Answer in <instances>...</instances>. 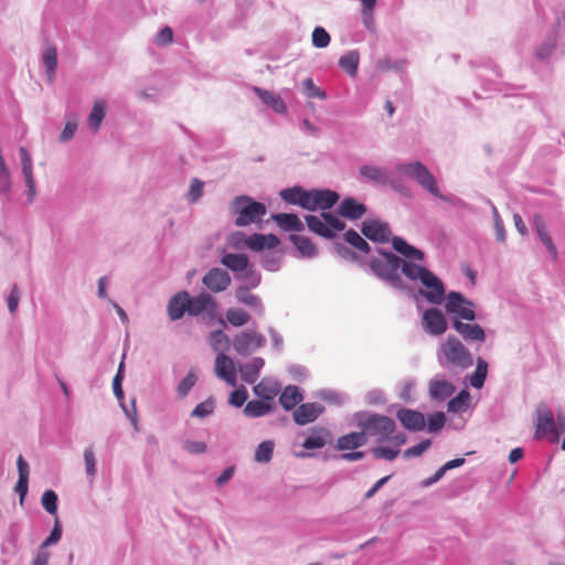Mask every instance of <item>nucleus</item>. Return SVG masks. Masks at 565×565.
Masks as SVG:
<instances>
[{
	"instance_id": "nucleus-1",
	"label": "nucleus",
	"mask_w": 565,
	"mask_h": 565,
	"mask_svg": "<svg viewBox=\"0 0 565 565\" xmlns=\"http://www.w3.org/2000/svg\"><path fill=\"white\" fill-rule=\"evenodd\" d=\"M392 246L403 257L377 248L379 255L369 262L371 271L393 289L413 298L422 296L433 305L443 303L446 287L439 277L424 266V252L398 236L392 238Z\"/></svg>"
},
{
	"instance_id": "nucleus-2",
	"label": "nucleus",
	"mask_w": 565,
	"mask_h": 565,
	"mask_svg": "<svg viewBox=\"0 0 565 565\" xmlns=\"http://www.w3.org/2000/svg\"><path fill=\"white\" fill-rule=\"evenodd\" d=\"M439 365L448 370H466L473 364L470 351L455 335L449 334L437 350Z\"/></svg>"
},
{
	"instance_id": "nucleus-3",
	"label": "nucleus",
	"mask_w": 565,
	"mask_h": 565,
	"mask_svg": "<svg viewBox=\"0 0 565 565\" xmlns=\"http://www.w3.org/2000/svg\"><path fill=\"white\" fill-rule=\"evenodd\" d=\"M230 209L236 215L235 225L239 227L260 222L267 213V207L264 203L257 202L248 195L234 198Z\"/></svg>"
},
{
	"instance_id": "nucleus-4",
	"label": "nucleus",
	"mask_w": 565,
	"mask_h": 565,
	"mask_svg": "<svg viewBox=\"0 0 565 565\" xmlns=\"http://www.w3.org/2000/svg\"><path fill=\"white\" fill-rule=\"evenodd\" d=\"M189 316L205 326H212L215 321L225 326V320L218 316L217 300L209 292H201L194 297L189 294Z\"/></svg>"
},
{
	"instance_id": "nucleus-5",
	"label": "nucleus",
	"mask_w": 565,
	"mask_h": 565,
	"mask_svg": "<svg viewBox=\"0 0 565 565\" xmlns=\"http://www.w3.org/2000/svg\"><path fill=\"white\" fill-rule=\"evenodd\" d=\"M565 429V417L558 416L556 422L548 405L541 403L536 408L535 434L536 439L547 438L550 441H558Z\"/></svg>"
},
{
	"instance_id": "nucleus-6",
	"label": "nucleus",
	"mask_w": 565,
	"mask_h": 565,
	"mask_svg": "<svg viewBox=\"0 0 565 565\" xmlns=\"http://www.w3.org/2000/svg\"><path fill=\"white\" fill-rule=\"evenodd\" d=\"M355 418L358 426L362 428V433H365V436L376 438L377 441L388 440L396 427L395 422L385 415L358 413Z\"/></svg>"
},
{
	"instance_id": "nucleus-7",
	"label": "nucleus",
	"mask_w": 565,
	"mask_h": 565,
	"mask_svg": "<svg viewBox=\"0 0 565 565\" xmlns=\"http://www.w3.org/2000/svg\"><path fill=\"white\" fill-rule=\"evenodd\" d=\"M397 173L404 174L415 180L423 189L431 195H438V185L436 178L420 161L402 162L395 166Z\"/></svg>"
},
{
	"instance_id": "nucleus-8",
	"label": "nucleus",
	"mask_w": 565,
	"mask_h": 565,
	"mask_svg": "<svg viewBox=\"0 0 565 565\" xmlns=\"http://www.w3.org/2000/svg\"><path fill=\"white\" fill-rule=\"evenodd\" d=\"M553 14L554 23L552 32L535 51V57L540 61H547L558 50L556 33L558 29L565 26V3H562L559 8L554 10Z\"/></svg>"
},
{
	"instance_id": "nucleus-9",
	"label": "nucleus",
	"mask_w": 565,
	"mask_h": 565,
	"mask_svg": "<svg viewBox=\"0 0 565 565\" xmlns=\"http://www.w3.org/2000/svg\"><path fill=\"white\" fill-rule=\"evenodd\" d=\"M266 345V338L255 330H244L232 339V347L242 356L249 355Z\"/></svg>"
},
{
	"instance_id": "nucleus-10",
	"label": "nucleus",
	"mask_w": 565,
	"mask_h": 565,
	"mask_svg": "<svg viewBox=\"0 0 565 565\" xmlns=\"http://www.w3.org/2000/svg\"><path fill=\"white\" fill-rule=\"evenodd\" d=\"M472 308L473 302L458 291H450L446 297V312L454 315V317H457L459 320H476L477 316Z\"/></svg>"
},
{
	"instance_id": "nucleus-11",
	"label": "nucleus",
	"mask_w": 565,
	"mask_h": 565,
	"mask_svg": "<svg viewBox=\"0 0 565 565\" xmlns=\"http://www.w3.org/2000/svg\"><path fill=\"white\" fill-rule=\"evenodd\" d=\"M19 157L21 162L22 175L24 179V184L26 186V201L28 204H32L36 198V183L33 175V162L32 158L24 147H20Z\"/></svg>"
},
{
	"instance_id": "nucleus-12",
	"label": "nucleus",
	"mask_w": 565,
	"mask_h": 565,
	"mask_svg": "<svg viewBox=\"0 0 565 565\" xmlns=\"http://www.w3.org/2000/svg\"><path fill=\"white\" fill-rule=\"evenodd\" d=\"M232 282L230 274L222 268H211L202 278V284L212 292L226 290Z\"/></svg>"
},
{
	"instance_id": "nucleus-13",
	"label": "nucleus",
	"mask_w": 565,
	"mask_h": 565,
	"mask_svg": "<svg viewBox=\"0 0 565 565\" xmlns=\"http://www.w3.org/2000/svg\"><path fill=\"white\" fill-rule=\"evenodd\" d=\"M424 330L431 335H440L447 330V320L438 308L427 309L422 318Z\"/></svg>"
},
{
	"instance_id": "nucleus-14",
	"label": "nucleus",
	"mask_w": 565,
	"mask_h": 565,
	"mask_svg": "<svg viewBox=\"0 0 565 565\" xmlns=\"http://www.w3.org/2000/svg\"><path fill=\"white\" fill-rule=\"evenodd\" d=\"M340 196L339 194L329 189H313L310 190L309 194V206L308 211L320 210H329L331 209L338 201Z\"/></svg>"
},
{
	"instance_id": "nucleus-15",
	"label": "nucleus",
	"mask_w": 565,
	"mask_h": 565,
	"mask_svg": "<svg viewBox=\"0 0 565 565\" xmlns=\"http://www.w3.org/2000/svg\"><path fill=\"white\" fill-rule=\"evenodd\" d=\"M456 391L452 382L445 379L444 375H435L428 383V395L431 401L444 402Z\"/></svg>"
},
{
	"instance_id": "nucleus-16",
	"label": "nucleus",
	"mask_w": 565,
	"mask_h": 565,
	"mask_svg": "<svg viewBox=\"0 0 565 565\" xmlns=\"http://www.w3.org/2000/svg\"><path fill=\"white\" fill-rule=\"evenodd\" d=\"M451 326L468 343H483L486 341V332L483 328L477 323H466L457 319V317H452Z\"/></svg>"
},
{
	"instance_id": "nucleus-17",
	"label": "nucleus",
	"mask_w": 565,
	"mask_h": 565,
	"mask_svg": "<svg viewBox=\"0 0 565 565\" xmlns=\"http://www.w3.org/2000/svg\"><path fill=\"white\" fill-rule=\"evenodd\" d=\"M215 374L228 385L235 386L237 382L235 363L232 358L221 352L215 359Z\"/></svg>"
},
{
	"instance_id": "nucleus-18",
	"label": "nucleus",
	"mask_w": 565,
	"mask_h": 565,
	"mask_svg": "<svg viewBox=\"0 0 565 565\" xmlns=\"http://www.w3.org/2000/svg\"><path fill=\"white\" fill-rule=\"evenodd\" d=\"M324 412L323 405L319 403L300 404L292 413L297 425L305 426L313 423Z\"/></svg>"
},
{
	"instance_id": "nucleus-19",
	"label": "nucleus",
	"mask_w": 565,
	"mask_h": 565,
	"mask_svg": "<svg viewBox=\"0 0 565 565\" xmlns=\"http://www.w3.org/2000/svg\"><path fill=\"white\" fill-rule=\"evenodd\" d=\"M167 312L171 321H178L185 313L189 315V292L181 290L173 295L168 301Z\"/></svg>"
},
{
	"instance_id": "nucleus-20",
	"label": "nucleus",
	"mask_w": 565,
	"mask_h": 565,
	"mask_svg": "<svg viewBox=\"0 0 565 565\" xmlns=\"http://www.w3.org/2000/svg\"><path fill=\"white\" fill-rule=\"evenodd\" d=\"M362 234L369 239L377 243L390 241L391 230L386 223L380 221H365L362 223Z\"/></svg>"
},
{
	"instance_id": "nucleus-21",
	"label": "nucleus",
	"mask_w": 565,
	"mask_h": 565,
	"mask_svg": "<svg viewBox=\"0 0 565 565\" xmlns=\"http://www.w3.org/2000/svg\"><path fill=\"white\" fill-rule=\"evenodd\" d=\"M397 418L407 430L420 431L426 426L424 415L420 412L414 409H399L397 412Z\"/></svg>"
},
{
	"instance_id": "nucleus-22",
	"label": "nucleus",
	"mask_w": 565,
	"mask_h": 565,
	"mask_svg": "<svg viewBox=\"0 0 565 565\" xmlns=\"http://www.w3.org/2000/svg\"><path fill=\"white\" fill-rule=\"evenodd\" d=\"M309 194H310V190L308 191L300 185H295L292 188H286L279 192L280 198L285 202H287L289 204H294V205H299L300 207H302L305 210H308V207H310L309 206Z\"/></svg>"
},
{
	"instance_id": "nucleus-23",
	"label": "nucleus",
	"mask_w": 565,
	"mask_h": 565,
	"mask_svg": "<svg viewBox=\"0 0 565 565\" xmlns=\"http://www.w3.org/2000/svg\"><path fill=\"white\" fill-rule=\"evenodd\" d=\"M332 443V434L324 427H315L302 443L305 449H320Z\"/></svg>"
},
{
	"instance_id": "nucleus-24",
	"label": "nucleus",
	"mask_w": 565,
	"mask_h": 565,
	"mask_svg": "<svg viewBox=\"0 0 565 565\" xmlns=\"http://www.w3.org/2000/svg\"><path fill=\"white\" fill-rule=\"evenodd\" d=\"M279 238L274 234H252L247 236V241H245L246 247L256 252L274 249L279 245Z\"/></svg>"
},
{
	"instance_id": "nucleus-25",
	"label": "nucleus",
	"mask_w": 565,
	"mask_h": 565,
	"mask_svg": "<svg viewBox=\"0 0 565 565\" xmlns=\"http://www.w3.org/2000/svg\"><path fill=\"white\" fill-rule=\"evenodd\" d=\"M264 365L265 360L260 356H255L249 362L241 364L238 366L241 379L247 384H254L258 380Z\"/></svg>"
},
{
	"instance_id": "nucleus-26",
	"label": "nucleus",
	"mask_w": 565,
	"mask_h": 565,
	"mask_svg": "<svg viewBox=\"0 0 565 565\" xmlns=\"http://www.w3.org/2000/svg\"><path fill=\"white\" fill-rule=\"evenodd\" d=\"M366 212V206L358 202L354 198H345L338 206V213L348 220H359Z\"/></svg>"
},
{
	"instance_id": "nucleus-27",
	"label": "nucleus",
	"mask_w": 565,
	"mask_h": 565,
	"mask_svg": "<svg viewBox=\"0 0 565 565\" xmlns=\"http://www.w3.org/2000/svg\"><path fill=\"white\" fill-rule=\"evenodd\" d=\"M253 92L257 95V97L268 107H270L275 113L277 114H286L287 113V106L284 102V99L267 89L260 88L258 86L253 87Z\"/></svg>"
},
{
	"instance_id": "nucleus-28",
	"label": "nucleus",
	"mask_w": 565,
	"mask_h": 565,
	"mask_svg": "<svg viewBox=\"0 0 565 565\" xmlns=\"http://www.w3.org/2000/svg\"><path fill=\"white\" fill-rule=\"evenodd\" d=\"M235 297L239 303L249 307L259 317L264 316L265 307L262 299L257 295L250 294L246 287H238L235 291Z\"/></svg>"
},
{
	"instance_id": "nucleus-29",
	"label": "nucleus",
	"mask_w": 565,
	"mask_h": 565,
	"mask_svg": "<svg viewBox=\"0 0 565 565\" xmlns=\"http://www.w3.org/2000/svg\"><path fill=\"white\" fill-rule=\"evenodd\" d=\"M303 399L301 390L295 385H288L279 396V403L286 411L294 409Z\"/></svg>"
},
{
	"instance_id": "nucleus-30",
	"label": "nucleus",
	"mask_w": 565,
	"mask_h": 565,
	"mask_svg": "<svg viewBox=\"0 0 565 565\" xmlns=\"http://www.w3.org/2000/svg\"><path fill=\"white\" fill-rule=\"evenodd\" d=\"M279 383L267 377L263 379L253 387L254 394L264 401L274 399L275 396L279 393Z\"/></svg>"
},
{
	"instance_id": "nucleus-31",
	"label": "nucleus",
	"mask_w": 565,
	"mask_h": 565,
	"mask_svg": "<svg viewBox=\"0 0 565 565\" xmlns=\"http://www.w3.org/2000/svg\"><path fill=\"white\" fill-rule=\"evenodd\" d=\"M221 264L234 271L236 276L237 274H241L247 269L249 265V258L245 254L228 253L223 255L221 258Z\"/></svg>"
},
{
	"instance_id": "nucleus-32",
	"label": "nucleus",
	"mask_w": 565,
	"mask_h": 565,
	"mask_svg": "<svg viewBox=\"0 0 565 565\" xmlns=\"http://www.w3.org/2000/svg\"><path fill=\"white\" fill-rule=\"evenodd\" d=\"M366 443L365 433L352 431L341 436L337 440V448L339 450H354Z\"/></svg>"
},
{
	"instance_id": "nucleus-33",
	"label": "nucleus",
	"mask_w": 565,
	"mask_h": 565,
	"mask_svg": "<svg viewBox=\"0 0 565 565\" xmlns=\"http://www.w3.org/2000/svg\"><path fill=\"white\" fill-rule=\"evenodd\" d=\"M42 64L45 68V75L50 83H52L56 75L57 67V50L53 45H49L42 53Z\"/></svg>"
},
{
	"instance_id": "nucleus-34",
	"label": "nucleus",
	"mask_w": 565,
	"mask_h": 565,
	"mask_svg": "<svg viewBox=\"0 0 565 565\" xmlns=\"http://www.w3.org/2000/svg\"><path fill=\"white\" fill-rule=\"evenodd\" d=\"M273 220L285 231L301 232L305 228L303 223L296 214L278 213L273 215Z\"/></svg>"
},
{
	"instance_id": "nucleus-35",
	"label": "nucleus",
	"mask_w": 565,
	"mask_h": 565,
	"mask_svg": "<svg viewBox=\"0 0 565 565\" xmlns=\"http://www.w3.org/2000/svg\"><path fill=\"white\" fill-rule=\"evenodd\" d=\"M360 174L367 181H371L375 184H386L388 182V175L385 169L373 166V164H364L360 167Z\"/></svg>"
},
{
	"instance_id": "nucleus-36",
	"label": "nucleus",
	"mask_w": 565,
	"mask_h": 565,
	"mask_svg": "<svg viewBox=\"0 0 565 565\" xmlns=\"http://www.w3.org/2000/svg\"><path fill=\"white\" fill-rule=\"evenodd\" d=\"M107 109V103L104 99H97L94 102L93 108L87 119L88 128L92 131H97L105 118Z\"/></svg>"
},
{
	"instance_id": "nucleus-37",
	"label": "nucleus",
	"mask_w": 565,
	"mask_h": 565,
	"mask_svg": "<svg viewBox=\"0 0 565 565\" xmlns=\"http://www.w3.org/2000/svg\"><path fill=\"white\" fill-rule=\"evenodd\" d=\"M290 241L294 243L301 257L313 258L318 255V248L310 238L292 234L290 235Z\"/></svg>"
},
{
	"instance_id": "nucleus-38",
	"label": "nucleus",
	"mask_w": 565,
	"mask_h": 565,
	"mask_svg": "<svg viewBox=\"0 0 565 565\" xmlns=\"http://www.w3.org/2000/svg\"><path fill=\"white\" fill-rule=\"evenodd\" d=\"M306 223L310 231L324 238H333L335 233L331 231L330 226L324 224L323 218L316 215L306 216Z\"/></svg>"
},
{
	"instance_id": "nucleus-39",
	"label": "nucleus",
	"mask_w": 565,
	"mask_h": 565,
	"mask_svg": "<svg viewBox=\"0 0 565 565\" xmlns=\"http://www.w3.org/2000/svg\"><path fill=\"white\" fill-rule=\"evenodd\" d=\"M262 266L268 271H278L282 263V254L278 250L267 249L260 255Z\"/></svg>"
},
{
	"instance_id": "nucleus-40",
	"label": "nucleus",
	"mask_w": 565,
	"mask_h": 565,
	"mask_svg": "<svg viewBox=\"0 0 565 565\" xmlns=\"http://www.w3.org/2000/svg\"><path fill=\"white\" fill-rule=\"evenodd\" d=\"M534 225H535L536 233H537L540 239L542 241V243L544 244V246L546 247L551 258L553 260H555L558 255L557 249L552 241V237L550 236V234L547 233V231L545 228L544 222L540 217H536L534 221Z\"/></svg>"
},
{
	"instance_id": "nucleus-41",
	"label": "nucleus",
	"mask_w": 565,
	"mask_h": 565,
	"mask_svg": "<svg viewBox=\"0 0 565 565\" xmlns=\"http://www.w3.org/2000/svg\"><path fill=\"white\" fill-rule=\"evenodd\" d=\"M209 344L215 352L227 351L232 345V340L230 337L222 330H214L209 335Z\"/></svg>"
},
{
	"instance_id": "nucleus-42",
	"label": "nucleus",
	"mask_w": 565,
	"mask_h": 565,
	"mask_svg": "<svg viewBox=\"0 0 565 565\" xmlns=\"http://www.w3.org/2000/svg\"><path fill=\"white\" fill-rule=\"evenodd\" d=\"M271 411V406L263 401H249L244 409L243 413L248 418H258L263 417L267 414H269Z\"/></svg>"
},
{
	"instance_id": "nucleus-43",
	"label": "nucleus",
	"mask_w": 565,
	"mask_h": 565,
	"mask_svg": "<svg viewBox=\"0 0 565 565\" xmlns=\"http://www.w3.org/2000/svg\"><path fill=\"white\" fill-rule=\"evenodd\" d=\"M18 471H19V480L15 486V491L20 494L21 499L28 492V482H29V465L23 459L22 456L18 457L17 460Z\"/></svg>"
},
{
	"instance_id": "nucleus-44",
	"label": "nucleus",
	"mask_w": 565,
	"mask_h": 565,
	"mask_svg": "<svg viewBox=\"0 0 565 565\" xmlns=\"http://www.w3.org/2000/svg\"><path fill=\"white\" fill-rule=\"evenodd\" d=\"M360 55L358 51H350L343 54L339 60V66L350 76L358 73Z\"/></svg>"
},
{
	"instance_id": "nucleus-45",
	"label": "nucleus",
	"mask_w": 565,
	"mask_h": 565,
	"mask_svg": "<svg viewBox=\"0 0 565 565\" xmlns=\"http://www.w3.org/2000/svg\"><path fill=\"white\" fill-rule=\"evenodd\" d=\"M470 393L467 390H461L457 396L448 402L447 409L449 413H461L469 407Z\"/></svg>"
},
{
	"instance_id": "nucleus-46",
	"label": "nucleus",
	"mask_w": 565,
	"mask_h": 565,
	"mask_svg": "<svg viewBox=\"0 0 565 565\" xmlns=\"http://www.w3.org/2000/svg\"><path fill=\"white\" fill-rule=\"evenodd\" d=\"M488 374V363L482 359H477L476 370L469 379V383L475 388H482Z\"/></svg>"
},
{
	"instance_id": "nucleus-47",
	"label": "nucleus",
	"mask_w": 565,
	"mask_h": 565,
	"mask_svg": "<svg viewBox=\"0 0 565 565\" xmlns=\"http://www.w3.org/2000/svg\"><path fill=\"white\" fill-rule=\"evenodd\" d=\"M236 279L242 280L243 285L241 287L253 289L259 286L262 275L258 270L248 266L246 270L236 275Z\"/></svg>"
},
{
	"instance_id": "nucleus-48",
	"label": "nucleus",
	"mask_w": 565,
	"mask_h": 565,
	"mask_svg": "<svg viewBox=\"0 0 565 565\" xmlns=\"http://www.w3.org/2000/svg\"><path fill=\"white\" fill-rule=\"evenodd\" d=\"M275 443L273 440H264L262 441L254 455V460L258 463H268L274 454Z\"/></svg>"
},
{
	"instance_id": "nucleus-49",
	"label": "nucleus",
	"mask_w": 565,
	"mask_h": 565,
	"mask_svg": "<svg viewBox=\"0 0 565 565\" xmlns=\"http://www.w3.org/2000/svg\"><path fill=\"white\" fill-rule=\"evenodd\" d=\"M225 318L234 327H243L250 320V316L241 308H230L225 313Z\"/></svg>"
},
{
	"instance_id": "nucleus-50",
	"label": "nucleus",
	"mask_w": 565,
	"mask_h": 565,
	"mask_svg": "<svg viewBox=\"0 0 565 565\" xmlns=\"http://www.w3.org/2000/svg\"><path fill=\"white\" fill-rule=\"evenodd\" d=\"M199 380V374L195 369H191L189 373L185 375V377L179 383L177 387L178 395L181 398H184L189 395L190 391L193 388V386L196 384Z\"/></svg>"
},
{
	"instance_id": "nucleus-51",
	"label": "nucleus",
	"mask_w": 565,
	"mask_h": 565,
	"mask_svg": "<svg viewBox=\"0 0 565 565\" xmlns=\"http://www.w3.org/2000/svg\"><path fill=\"white\" fill-rule=\"evenodd\" d=\"M345 241L360 252L367 254L370 253V245L369 243L354 230H349L344 234Z\"/></svg>"
},
{
	"instance_id": "nucleus-52",
	"label": "nucleus",
	"mask_w": 565,
	"mask_h": 565,
	"mask_svg": "<svg viewBox=\"0 0 565 565\" xmlns=\"http://www.w3.org/2000/svg\"><path fill=\"white\" fill-rule=\"evenodd\" d=\"M214 409L215 399L211 396L206 398L204 402L198 404L191 412V416L203 419L212 415L214 413Z\"/></svg>"
},
{
	"instance_id": "nucleus-53",
	"label": "nucleus",
	"mask_w": 565,
	"mask_h": 565,
	"mask_svg": "<svg viewBox=\"0 0 565 565\" xmlns=\"http://www.w3.org/2000/svg\"><path fill=\"white\" fill-rule=\"evenodd\" d=\"M317 396L330 404L339 406L343 405L349 399L345 393L333 390H321L317 393Z\"/></svg>"
},
{
	"instance_id": "nucleus-54",
	"label": "nucleus",
	"mask_w": 565,
	"mask_h": 565,
	"mask_svg": "<svg viewBox=\"0 0 565 565\" xmlns=\"http://www.w3.org/2000/svg\"><path fill=\"white\" fill-rule=\"evenodd\" d=\"M331 38L322 26H316L312 32V45L317 49H324L330 44Z\"/></svg>"
},
{
	"instance_id": "nucleus-55",
	"label": "nucleus",
	"mask_w": 565,
	"mask_h": 565,
	"mask_svg": "<svg viewBox=\"0 0 565 565\" xmlns=\"http://www.w3.org/2000/svg\"><path fill=\"white\" fill-rule=\"evenodd\" d=\"M84 461H85L86 475L90 479V482H92L93 479L95 478L96 471H97V469H96V458H95V454H94L93 447L85 448V450H84Z\"/></svg>"
},
{
	"instance_id": "nucleus-56",
	"label": "nucleus",
	"mask_w": 565,
	"mask_h": 565,
	"mask_svg": "<svg viewBox=\"0 0 565 565\" xmlns=\"http://www.w3.org/2000/svg\"><path fill=\"white\" fill-rule=\"evenodd\" d=\"M405 60H392L390 57H385L379 62V70L381 71H395V72H404L406 68Z\"/></svg>"
},
{
	"instance_id": "nucleus-57",
	"label": "nucleus",
	"mask_w": 565,
	"mask_h": 565,
	"mask_svg": "<svg viewBox=\"0 0 565 565\" xmlns=\"http://www.w3.org/2000/svg\"><path fill=\"white\" fill-rule=\"evenodd\" d=\"M303 92L309 98H318V99H326L327 93L322 89H320L316 84L313 83L312 78L308 77L303 81Z\"/></svg>"
},
{
	"instance_id": "nucleus-58",
	"label": "nucleus",
	"mask_w": 565,
	"mask_h": 565,
	"mask_svg": "<svg viewBox=\"0 0 565 565\" xmlns=\"http://www.w3.org/2000/svg\"><path fill=\"white\" fill-rule=\"evenodd\" d=\"M41 501L47 513L55 514L57 512V494L53 490H46L42 494Z\"/></svg>"
},
{
	"instance_id": "nucleus-59",
	"label": "nucleus",
	"mask_w": 565,
	"mask_h": 565,
	"mask_svg": "<svg viewBox=\"0 0 565 565\" xmlns=\"http://www.w3.org/2000/svg\"><path fill=\"white\" fill-rule=\"evenodd\" d=\"M204 182L194 178L191 181L186 199L190 203H196L203 195Z\"/></svg>"
},
{
	"instance_id": "nucleus-60",
	"label": "nucleus",
	"mask_w": 565,
	"mask_h": 565,
	"mask_svg": "<svg viewBox=\"0 0 565 565\" xmlns=\"http://www.w3.org/2000/svg\"><path fill=\"white\" fill-rule=\"evenodd\" d=\"M446 423V415L443 412H435L428 417L427 430L428 433L439 431Z\"/></svg>"
},
{
	"instance_id": "nucleus-61",
	"label": "nucleus",
	"mask_w": 565,
	"mask_h": 565,
	"mask_svg": "<svg viewBox=\"0 0 565 565\" xmlns=\"http://www.w3.org/2000/svg\"><path fill=\"white\" fill-rule=\"evenodd\" d=\"M430 444L431 443L429 439H424L420 443H418L417 445L407 448L404 451L403 457L406 459H409L413 457H419L430 447Z\"/></svg>"
},
{
	"instance_id": "nucleus-62",
	"label": "nucleus",
	"mask_w": 565,
	"mask_h": 565,
	"mask_svg": "<svg viewBox=\"0 0 565 565\" xmlns=\"http://www.w3.org/2000/svg\"><path fill=\"white\" fill-rule=\"evenodd\" d=\"M248 398V393L245 386H241L230 394L228 403L234 407H241Z\"/></svg>"
},
{
	"instance_id": "nucleus-63",
	"label": "nucleus",
	"mask_w": 565,
	"mask_h": 565,
	"mask_svg": "<svg viewBox=\"0 0 565 565\" xmlns=\"http://www.w3.org/2000/svg\"><path fill=\"white\" fill-rule=\"evenodd\" d=\"M321 217L332 232H341L345 228V223L330 212H322Z\"/></svg>"
},
{
	"instance_id": "nucleus-64",
	"label": "nucleus",
	"mask_w": 565,
	"mask_h": 565,
	"mask_svg": "<svg viewBox=\"0 0 565 565\" xmlns=\"http://www.w3.org/2000/svg\"><path fill=\"white\" fill-rule=\"evenodd\" d=\"M182 447L186 452L191 455H201L204 454L207 449V446L204 441L190 439L184 440Z\"/></svg>"
}]
</instances>
